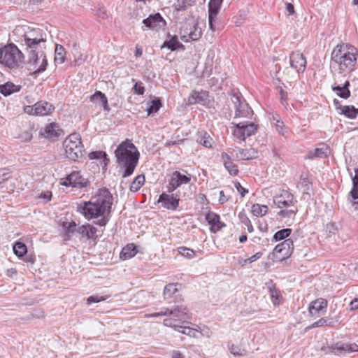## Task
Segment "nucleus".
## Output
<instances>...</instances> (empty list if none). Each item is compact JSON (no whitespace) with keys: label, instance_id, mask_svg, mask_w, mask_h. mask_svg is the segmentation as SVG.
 <instances>
[{"label":"nucleus","instance_id":"f257e3e1","mask_svg":"<svg viewBox=\"0 0 358 358\" xmlns=\"http://www.w3.org/2000/svg\"><path fill=\"white\" fill-rule=\"evenodd\" d=\"M113 203V194L107 188H101L95 192L90 201L79 203L77 212L87 220L101 217L96 224L105 227L109 222Z\"/></svg>","mask_w":358,"mask_h":358},{"label":"nucleus","instance_id":"f03ea898","mask_svg":"<svg viewBox=\"0 0 358 358\" xmlns=\"http://www.w3.org/2000/svg\"><path fill=\"white\" fill-rule=\"evenodd\" d=\"M152 317H156L159 316H169L163 321V324L166 327L174 329L176 331L185 334L192 338H199L204 334L202 331L197 329L180 324L179 323L187 322L190 317L186 306L180 305L176 306L173 308H165L164 310L155 313L151 315Z\"/></svg>","mask_w":358,"mask_h":358},{"label":"nucleus","instance_id":"7ed1b4c3","mask_svg":"<svg viewBox=\"0 0 358 358\" xmlns=\"http://www.w3.org/2000/svg\"><path fill=\"white\" fill-rule=\"evenodd\" d=\"M117 166L123 171L122 176L127 178L133 174L138 162L139 152L129 139L122 142L115 150Z\"/></svg>","mask_w":358,"mask_h":358},{"label":"nucleus","instance_id":"20e7f679","mask_svg":"<svg viewBox=\"0 0 358 358\" xmlns=\"http://www.w3.org/2000/svg\"><path fill=\"white\" fill-rule=\"evenodd\" d=\"M357 51L348 44L338 45L331 52V65L336 64L341 73L352 69L357 62Z\"/></svg>","mask_w":358,"mask_h":358},{"label":"nucleus","instance_id":"39448f33","mask_svg":"<svg viewBox=\"0 0 358 358\" xmlns=\"http://www.w3.org/2000/svg\"><path fill=\"white\" fill-rule=\"evenodd\" d=\"M273 203L280 210L278 215L284 218H294L298 211L296 201L288 190L280 189L273 198Z\"/></svg>","mask_w":358,"mask_h":358},{"label":"nucleus","instance_id":"423d86ee","mask_svg":"<svg viewBox=\"0 0 358 358\" xmlns=\"http://www.w3.org/2000/svg\"><path fill=\"white\" fill-rule=\"evenodd\" d=\"M22 59V53L14 44L0 48V63L10 69L17 68Z\"/></svg>","mask_w":358,"mask_h":358},{"label":"nucleus","instance_id":"0eeeda50","mask_svg":"<svg viewBox=\"0 0 358 358\" xmlns=\"http://www.w3.org/2000/svg\"><path fill=\"white\" fill-rule=\"evenodd\" d=\"M66 157L73 161H78L83 155V145L78 134H72L64 141Z\"/></svg>","mask_w":358,"mask_h":358},{"label":"nucleus","instance_id":"6e6552de","mask_svg":"<svg viewBox=\"0 0 358 358\" xmlns=\"http://www.w3.org/2000/svg\"><path fill=\"white\" fill-rule=\"evenodd\" d=\"M46 33L40 29H34L24 35L27 50L43 49L45 48Z\"/></svg>","mask_w":358,"mask_h":358},{"label":"nucleus","instance_id":"1a4fd4ad","mask_svg":"<svg viewBox=\"0 0 358 358\" xmlns=\"http://www.w3.org/2000/svg\"><path fill=\"white\" fill-rule=\"evenodd\" d=\"M28 51V63L33 66L34 73L39 74L45 71L48 65V60L44 51L42 49Z\"/></svg>","mask_w":358,"mask_h":358},{"label":"nucleus","instance_id":"9d476101","mask_svg":"<svg viewBox=\"0 0 358 358\" xmlns=\"http://www.w3.org/2000/svg\"><path fill=\"white\" fill-rule=\"evenodd\" d=\"M320 350L324 354H334L336 355H345L346 353L357 352L358 345L355 343H336L331 345L323 346Z\"/></svg>","mask_w":358,"mask_h":358},{"label":"nucleus","instance_id":"9b49d317","mask_svg":"<svg viewBox=\"0 0 358 358\" xmlns=\"http://www.w3.org/2000/svg\"><path fill=\"white\" fill-rule=\"evenodd\" d=\"M54 110V106L46 101H39L32 106H25L24 107V112L25 113L36 116L48 115Z\"/></svg>","mask_w":358,"mask_h":358},{"label":"nucleus","instance_id":"f8f14e48","mask_svg":"<svg viewBox=\"0 0 358 358\" xmlns=\"http://www.w3.org/2000/svg\"><path fill=\"white\" fill-rule=\"evenodd\" d=\"M231 99L236 108V117H249L252 115L251 108L238 92L233 91Z\"/></svg>","mask_w":358,"mask_h":358},{"label":"nucleus","instance_id":"ddd939ff","mask_svg":"<svg viewBox=\"0 0 358 358\" xmlns=\"http://www.w3.org/2000/svg\"><path fill=\"white\" fill-rule=\"evenodd\" d=\"M294 250L293 241L290 238L285 239L281 243L278 244L273 252L275 261H282L289 257Z\"/></svg>","mask_w":358,"mask_h":358},{"label":"nucleus","instance_id":"4468645a","mask_svg":"<svg viewBox=\"0 0 358 358\" xmlns=\"http://www.w3.org/2000/svg\"><path fill=\"white\" fill-rule=\"evenodd\" d=\"M257 130V125L253 122H239L234 124V136L241 141L254 135Z\"/></svg>","mask_w":358,"mask_h":358},{"label":"nucleus","instance_id":"2eb2a0df","mask_svg":"<svg viewBox=\"0 0 358 358\" xmlns=\"http://www.w3.org/2000/svg\"><path fill=\"white\" fill-rule=\"evenodd\" d=\"M62 180L60 184L66 187L71 186L76 188H83L88 185V180L83 178L79 171L71 172Z\"/></svg>","mask_w":358,"mask_h":358},{"label":"nucleus","instance_id":"dca6fc26","mask_svg":"<svg viewBox=\"0 0 358 358\" xmlns=\"http://www.w3.org/2000/svg\"><path fill=\"white\" fill-rule=\"evenodd\" d=\"M190 180L189 175H183L178 171H174L169 180V183L166 186L167 192L172 193L180 185L188 184Z\"/></svg>","mask_w":358,"mask_h":358},{"label":"nucleus","instance_id":"f3484780","mask_svg":"<svg viewBox=\"0 0 358 358\" xmlns=\"http://www.w3.org/2000/svg\"><path fill=\"white\" fill-rule=\"evenodd\" d=\"M40 134L45 138L55 141H57L59 137L63 136L64 132L63 130L60 129L58 124L52 122L47 124L41 129Z\"/></svg>","mask_w":358,"mask_h":358},{"label":"nucleus","instance_id":"a211bd4d","mask_svg":"<svg viewBox=\"0 0 358 358\" xmlns=\"http://www.w3.org/2000/svg\"><path fill=\"white\" fill-rule=\"evenodd\" d=\"M180 199L177 194L163 192L159 197L157 203H162V206L168 210H175L179 206Z\"/></svg>","mask_w":358,"mask_h":358},{"label":"nucleus","instance_id":"6ab92c4d","mask_svg":"<svg viewBox=\"0 0 358 358\" xmlns=\"http://www.w3.org/2000/svg\"><path fill=\"white\" fill-rule=\"evenodd\" d=\"M188 104H200L204 106H208L210 104L208 92L207 91L193 90L187 99Z\"/></svg>","mask_w":358,"mask_h":358},{"label":"nucleus","instance_id":"aec40b11","mask_svg":"<svg viewBox=\"0 0 358 358\" xmlns=\"http://www.w3.org/2000/svg\"><path fill=\"white\" fill-rule=\"evenodd\" d=\"M143 24L150 29H158L166 25V21L159 13L151 14L143 20Z\"/></svg>","mask_w":358,"mask_h":358},{"label":"nucleus","instance_id":"412c9836","mask_svg":"<svg viewBox=\"0 0 358 358\" xmlns=\"http://www.w3.org/2000/svg\"><path fill=\"white\" fill-rule=\"evenodd\" d=\"M290 66L298 73L303 72L306 69V59L300 52H294L289 57Z\"/></svg>","mask_w":358,"mask_h":358},{"label":"nucleus","instance_id":"4be33fe9","mask_svg":"<svg viewBox=\"0 0 358 358\" xmlns=\"http://www.w3.org/2000/svg\"><path fill=\"white\" fill-rule=\"evenodd\" d=\"M334 103L336 109L340 110V113L348 118L354 119L358 115V108H356L353 106H341L340 102L336 99L334 101Z\"/></svg>","mask_w":358,"mask_h":358},{"label":"nucleus","instance_id":"5701e85b","mask_svg":"<svg viewBox=\"0 0 358 358\" xmlns=\"http://www.w3.org/2000/svg\"><path fill=\"white\" fill-rule=\"evenodd\" d=\"M206 219L210 225V230L213 232H216L226 226L225 224L220 221V216L215 213H208L206 215Z\"/></svg>","mask_w":358,"mask_h":358},{"label":"nucleus","instance_id":"b1692460","mask_svg":"<svg viewBox=\"0 0 358 358\" xmlns=\"http://www.w3.org/2000/svg\"><path fill=\"white\" fill-rule=\"evenodd\" d=\"M96 229L90 224H83L77 229V232L82 237H86L87 239H94L97 237Z\"/></svg>","mask_w":358,"mask_h":358},{"label":"nucleus","instance_id":"393cba45","mask_svg":"<svg viewBox=\"0 0 358 358\" xmlns=\"http://www.w3.org/2000/svg\"><path fill=\"white\" fill-rule=\"evenodd\" d=\"M167 48L171 51H175L176 50H185V48L183 44L179 42L177 36H173L169 40L165 41L161 45V49Z\"/></svg>","mask_w":358,"mask_h":358},{"label":"nucleus","instance_id":"a878e982","mask_svg":"<svg viewBox=\"0 0 358 358\" xmlns=\"http://www.w3.org/2000/svg\"><path fill=\"white\" fill-rule=\"evenodd\" d=\"M222 160L223 162L225 169L231 175H236L238 173L237 166L234 164L231 157L226 152L221 154Z\"/></svg>","mask_w":358,"mask_h":358},{"label":"nucleus","instance_id":"bb28decb","mask_svg":"<svg viewBox=\"0 0 358 358\" xmlns=\"http://www.w3.org/2000/svg\"><path fill=\"white\" fill-rule=\"evenodd\" d=\"M350 82L345 81L343 86L337 85L334 84L332 85V90L336 93V95L339 97L346 99L350 96V91L349 90Z\"/></svg>","mask_w":358,"mask_h":358},{"label":"nucleus","instance_id":"cd10ccee","mask_svg":"<svg viewBox=\"0 0 358 358\" xmlns=\"http://www.w3.org/2000/svg\"><path fill=\"white\" fill-rule=\"evenodd\" d=\"M327 306V301L324 299H318L313 301L309 306V312L311 315H315L320 311L326 308Z\"/></svg>","mask_w":358,"mask_h":358},{"label":"nucleus","instance_id":"c85d7f7f","mask_svg":"<svg viewBox=\"0 0 358 358\" xmlns=\"http://www.w3.org/2000/svg\"><path fill=\"white\" fill-rule=\"evenodd\" d=\"M90 101L102 106L105 110H108V99L106 95L100 91H96L91 97Z\"/></svg>","mask_w":358,"mask_h":358},{"label":"nucleus","instance_id":"c756f323","mask_svg":"<svg viewBox=\"0 0 358 358\" xmlns=\"http://www.w3.org/2000/svg\"><path fill=\"white\" fill-rule=\"evenodd\" d=\"M236 157L239 160H250L256 157L257 152L254 149H241L236 150Z\"/></svg>","mask_w":358,"mask_h":358},{"label":"nucleus","instance_id":"7c9ffc66","mask_svg":"<svg viewBox=\"0 0 358 358\" xmlns=\"http://www.w3.org/2000/svg\"><path fill=\"white\" fill-rule=\"evenodd\" d=\"M137 253L136 247L133 243L124 246L120 254V259L125 260L134 257Z\"/></svg>","mask_w":358,"mask_h":358},{"label":"nucleus","instance_id":"2f4dec72","mask_svg":"<svg viewBox=\"0 0 358 358\" xmlns=\"http://www.w3.org/2000/svg\"><path fill=\"white\" fill-rule=\"evenodd\" d=\"M21 86L15 85L10 82H7L3 85H0V93L5 96H8L13 92H19Z\"/></svg>","mask_w":358,"mask_h":358},{"label":"nucleus","instance_id":"473e14b6","mask_svg":"<svg viewBox=\"0 0 358 358\" xmlns=\"http://www.w3.org/2000/svg\"><path fill=\"white\" fill-rule=\"evenodd\" d=\"M177 292V284L170 283L167 285L164 289V299L168 303H171L172 299L174 297V294H176Z\"/></svg>","mask_w":358,"mask_h":358},{"label":"nucleus","instance_id":"72a5a7b5","mask_svg":"<svg viewBox=\"0 0 358 358\" xmlns=\"http://www.w3.org/2000/svg\"><path fill=\"white\" fill-rule=\"evenodd\" d=\"M194 0H176L173 7L177 12L185 11L188 8L194 5Z\"/></svg>","mask_w":358,"mask_h":358},{"label":"nucleus","instance_id":"f704fd0d","mask_svg":"<svg viewBox=\"0 0 358 358\" xmlns=\"http://www.w3.org/2000/svg\"><path fill=\"white\" fill-rule=\"evenodd\" d=\"M223 0H210L208 2V15H217L220 10Z\"/></svg>","mask_w":358,"mask_h":358},{"label":"nucleus","instance_id":"c9c22d12","mask_svg":"<svg viewBox=\"0 0 358 358\" xmlns=\"http://www.w3.org/2000/svg\"><path fill=\"white\" fill-rule=\"evenodd\" d=\"M66 57V52L64 48L62 45H56L55 50V62L56 63L62 64Z\"/></svg>","mask_w":358,"mask_h":358},{"label":"nucleus","instance_id":"e433bc0d","mask_svg":"<svg viewBox=\"0 0 358 358\" xmlns=\"http://www.w3.org/2000/svg\"><path fill=\"white\" fill-rule=\"evenodd\" d=\"M145 182V176L143 175L137 176L132 181L129 189L131 192H136L138 191Z\"/></svg>","mask_w":358,"mask_h":358},{"label":"nucleus","instance_id":"4c0bfd02","mask_svg":"<svg viewBox=\"0 0 358 358\" xmlns=\"http://www.w3.org/2000/svg\"><path fill=\"white\" fill-rule=\"evenodd\" d=\"M327 151H328L327 146L325 145H323L320 148H315L314 151L309 152L308 157L309 158H313V157L323 158L327 156Z\"/></svg>","mask_w":358,"mask_h":358},{"label":"nucleus","instance_id":"58836bf2","mask_svg":"<svg viewBox=\"0 0 358 358\" xmlns=\"http://www.w3.org/2000/svg\"><path fill=\"white\" fill-rule=\"evenodd\" d=\"M268 208L265 205H259L258 203L253 204L251 208L252 213L255 216H264L268 212Z\"/></svg>","mask_w":358,"mask_h":358},{"label":"nucleus","instance_id":"ea45409f","mask_svg":"<svg viewBox=\"0 0 358 358\" xmlns=\"http://www.w3.org/2000/svg\"><path fill=\"white\" fill-rule=\"evenodd\" d=\"M13 249L15 255L18 257H23L27 252L26 245L22 242H16Z\"/></svg>","mask_w":358,"mask_h":358},{"label":"nucleus","instance_id":"a19ab883","mask_svg":"<svg viewBox=\"0 0 358 358\" xmlns=\"http://www.w3.org/2000/svg\"><path fill=\"white\" fill-rule=\"evenodd\" d=\"M202 35L201 29L198 27L197 24H194L190 27V31L188 34L189 38L192 41L199 40Z\"/></svg>","mask_w":358,"mask_h":358},{"label":"nucleus","instance_id":"79ce46f5","mask_svg":"<svg viewBox=\"0 0 358 358\" xmlns=\"http://www.w3.org/2000/svg\"><path fill=\"white\" fill-rule=\"evenodd\" d=\"M292 232V229L289 228L283 229L278 231L273 235V239L275 241H279L287 238Z\"/></svg>","mask_w":358,"mask_h":358},{"label":"nucleus","instance_id":"37998d69","mask_svg":"<svg viewBox=\"0 0 358 358\" xmlns=\"http://www.w3.org/2000/svg\"><path fill=\"white\" fill-rule=\"evenodd\" d=\"M162 107L161 100L157 98L151 101L150 106L147 108V112L148 115H150L154 113H157L160 108Z\"/></svg>","mask_w":358,"mask_h":358},{"label":"nucleus","instance_id":"c03bdc74","mask_svg":"<svg viewBox=\"0 0 358 358\" xmlns=\"http://www.w3.org/2000/svg\"><path fill=\"white\" fill-rule=\"evenodd\" d=\"M353 187L350 194L354 199H358V169L355 171V175L352 178Z\"/></svg>","mask_w":358,"mask_h":358},{"label":"nucleus","instance_id":"a18cd8bd","mask_svg":"<svg viewBox=\"0 0 358 358\" xmlns=\"http://www.w3.org/2000/svg\"><path fill=\"white\" fill-rule=\"evenodd\" d=\"M178 250L179 254L187 259H192L196 255L194 250L186 247H180Z\"/></svg>","mask_w":358,"mask_h":358},{"label":"nucleus","instance_id":"49530a36","mask_svg":"<svg viewBox=\"0 0 358 358\" xmlns=\"http://www.w3.org/2000/svg\"><path fill=\"white\" fill-rule=\"evenodd\" d=\"M230 352L235 356H244L246 355V350L240 346L232 344L229 348Z\"/></svg>","mask_w":358,"mask_h":358},{"label":"nucleus","instance_id":"de8ad7c7","mask_svg":"<svg viewBox=\"0 0 358 358\" xmlns=\"http://www.w3.org/2000/svg\"><path fill=\"white\" fill-rule=\"evenodd\" d=\"M89 157L90 159H103V161H108V159H107V155L103 151L92 152L91 153H90Z\"/></svg>","mask_w":358,"mask_h":358},{"label":"nucleus","instance_id":"09e8293b","mask_svg":"<svg viewBox=\"0 0 358 358\" xmlns=\"http://www.w3.org/2000/svg\"><path fill=\"white\" fill-rule=\"evenodd\" d=\"M239 217L241 222L247 227L248 231L249 233L252 232L254 230L253 227L250 219L246 216V215L241 213L239 215Z\"/></svg>","mask_w":358,"mask_h":358},{"label":"nucleus","instance_id":"8fccbe9b","mask_svg":"<svg viewBox=\"0 0 358 358\" xmlns=\"http://www.w3.org/2000/svg\"><path fill=\"white\" fill-rule=\"evenodd\" d=\"M109 296H99V295H93L90 296L87 299V303L90 305L92 303H97L100 301H103L106 300Z\"/></svg>","mask_w":358,"mask_h":358},{"label":"nucleus","instance_id":"3c124183","mask_svg":"<svg viewBox=\"0 0 358 358\" xmlns=\"http://www.w3.org/2000/svg\"><path fill=\"white\" fill-rule=\"evenodd\" d=\"M134 93L138 95H143L145 92V87L141 81L136 82L133 87Z\"/></svg>","mask_w":358,"mask_h":358},{"label":"nucleus","instance_id":"603ef678","mask_svg":"<svg viewBox=\"0 0 358 358\" xmlns=\"http://www.w3.org/2000/svg\"><path fill=\"white\" fill-rule=\"evenodd\" d=\"M211 138L209 136H207V134L206 133L203 136H201L199 140L198 141L200 144L203 145L206 148H210L211 147Z\"/></svg>","mask_w":358,"mask_h":358},{"label":"nucleus","instance_id":"864d4df0","mask_svg":"<svg viewBox=\"0 0 358 358\" xmlns=\"http://www.w3.org/2000/svg\"><path fill=\"white\" fill-rule=\"evenodd\" d=\"M278 89L279 90L280 99L281 103L284 106L287 105V100H288L287 92H285L281 86L278 87Z\"/></svg>","mask_w":358,"mask_h":358},{"label":"nucleus","instance_id":"5fc2aeb1","mask_svg":"<svg viewBox=\"0 0 358 358\" xmlns=\"http://www.w3.org/2000/svg\"><path fill=\"white\" fill-rule=\"evenodd\" d=\"M10 172L8 169H0V184L10 178Z\"/></svg>","mask_w":358,"mask_h":358},{"label":"nucleus","instance_id":"6e6d98bb","mask_svg":"<svg viewBox=\"0 0 358 358\" xmlns=\"http://www.w3.org/2000/svg\"><path fill=\"white\" fill-rule=\"evenodd\" d=\"M64 227L66 229V231L69 233H73L76 229V224L74 222H65L63 224Z\"/></svg>","mask_w":358,"mask_h":358},{"label":"nucleus","instance_id":"4d7b16f0","mask_svg":"<svg viewBox=\"0 0 358 358\" xmlns=\"http://www.w3.org/2000/svg\"><path fill=\"white\" fill-rule=\"evenodd\" d=\"M262 255L263 254L262 252H258L256 254H255L254 255H252V257H250V258L245 259L244 264H250L252 262H254L257 261V259H259V258H261Z\"/></svg>","mask_w":358,"mask_h":358},{"label":"nucleus","instance_id":"13d9d810","mask_svg":"<svg viewBox=\"0 0 358 358\" xmlns=\"http://www.w3.org/2000/svg\"><path fill=\"white\" fill-rule=\"evenodd\" d=\"M327 324V320H325L324 318H321L319 320H317V322L313 323L310 327H307V329H310L311 328L323 327Z\"/></svg>","mask_w":358,"mask_h":358},{"label":"nucleus","instance_id":"bf43d9fd","mask_svg":"<svg viewBox=\"0 0 358 358\" xmlns=\"http://www.w3.org/2000/svg\"><path fill=\"white\" fill-rule=\"evenodd\" d=\"M234 186L237 191L240 193L241 197H244L245 195L248 192V190L241 186L240 182H236L234 183Z\"/></svg>","mask_w":358,"mask_h":358},{"label":"nucleus","instance_id":"052dcab7","mask_svg":"<svg viewBox=\"0 0 358 358\" xmlns=\"http://www.w3.org/2000/svg\"><path fill=\"white\" fill-rule=\"evenodd\" d=\"M271 296L272 298V301L275 306L279 304V294L275 290H271Z\"/></svg>","mask_w":358,"mask_h":358},{"label":"nucleus","instance_id":"680f3d73","mask_svg":"<svg viewBox=\"0 0 358 358\" xmlns=\"http://www.w3.org/2000/svg\"><path fill=\"white\" fill-rule=\"evenodd\" d=\"M20 137L24 141H30L32 138V134L29 131H24Z\"/></svg>","mask_w":358,"mask_h":358},{"label":"nucleus","instance_id":"e2e57ef3","mask_svg":"<svg viewBox=\"0 0 358 358\" xmlns=\"http://www.w3.org/2000/svg\"><path fill=\"white\" fill-rule=\"evenodd\" d=\"M216 16L217 15H208V24H209L210 29L212 31H215L216 29L215 24H214Z\"/></svg>","mask_w":358,"mask_h":358},{"label":"nucleus","instance_id":"0e129e2a","mask_svg":"<svg viewBox=\"0 0 358 358\" xmlns=\"http://www.w3.org/2000/svg\"><path fill=\"white\" fill-rule=\"evenodd\" d=\"M301 185L303 187V190L310 191L311 189V184L308 182L306 178L302 179Z\"/></svg>","mask_w":358,"mask_h":358},{"label":"nucleus","instance_id":"69168bd1","mask_svg":"<svg viewBox=\"0 0 358 358\" xmlns=\"http://www.w3.org/2000/svg\"><path fill=\"white\" fill-rule=\"evenodd\" d=\"M275 127H276L277 131L280 134L284 135V132H283L284 124L282 121L277 120L275 122Z\"/></svg>","mask_w":358,"mask_h":358},{"label":"nucleus","instance_id":"338daca9","mask_svg":"<svg viewBox=\"0 0 358 358\" xmlns=\"http://www.w3.org/2000/svg\"><path fill=\"white\" fill-rule=\"evenodd\" d=\"M350 309L352 310L358 309V298L354 299L350 303Z\"/></svg>","mask_w":358,"mask_h":358},{"label":"nucleus","instance_id":"774afa93","mask_svg":"<svg viewBox=\"0 0 358 358\" xmlns=\"http://www.w3.org/2000/svg\"><path fill=\"white\" fill-rule=\"evenodd\" d=\"M171 358H185V356L178 350H173L171 354Z\"/></svg>","mask_w":358,"mask_h":358}]
</instances>
